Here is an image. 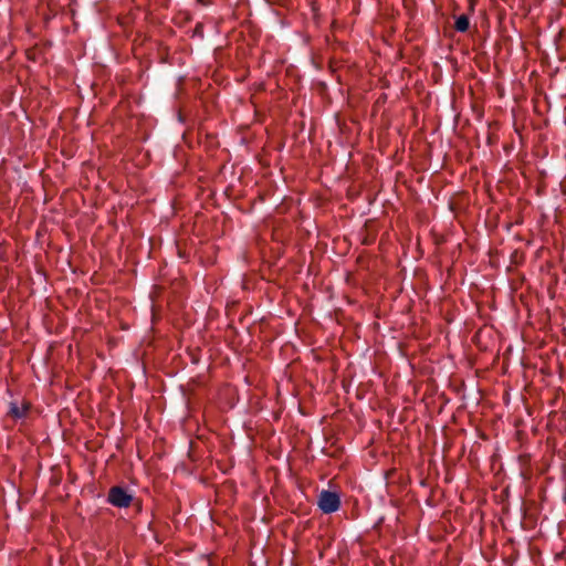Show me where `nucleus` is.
<instances>
[{
	"instance_id": "f257e3e1",
	"label": "nucleus",
	"mask_w": 566,
	"mask_h": 566,
	"mask_svg": "<svg viewBox=\"0 0 566 566\" xmlns=\"http://www.w3.org/2000/svg\"><path fill=\"white\" fill-rule=\"evenodd\" d=\"M317 506L324 514H332L339 510L340 497L336 492L322 490L318 494Z\"/></svg>"
},
{
	"instance_id": "f03ea898",
	"label": "nucleus",
	"mask_w": 566,
	"mask_h": 566,
	"mask_svg": "<svg viewBox=\"0 0 566 566\" xmlns=\"http://www.w3.org/2000/svg\"><path fill=\"white\" fill-rule=\"evenodd\" d=\"M107 501L116 507H128L133 502V495L123 486L115 485L109 489Z\"/></svg>"
},
{
	"instance_id": "7ed1b4c3",
	"label": "nucleus",
	"mask_w": 566,
	"mask_h": 566,
	"mask_svg": "<svg viewBox=\"0 0 566 566\" xmlns=\"http://www.w3.org/2000/svg\"><path fill=\"white\" fill-rule=\"evenodd\" d=\"M29 408V403H24L23 407L20 408L15 402H10L8 415L14 419H21L27 416Z\"/></svg>"
},
{
	"instance_id": "20e7f679",
	"label": "nucleus",
	"mask_w": 566,
	"mask_h": 566,
	"mask_svg": "<svg viewBox=\"0 0 566 566\" xmlns=\"http://www.w3.org/2000/svg\"><path fill=\"white\" fill-rule=\"evenodd\" d=\"M470 27L469 18L465 14H462L457 18L454 28L459 32H467Z\"/></svg>"
}]
</instances>
